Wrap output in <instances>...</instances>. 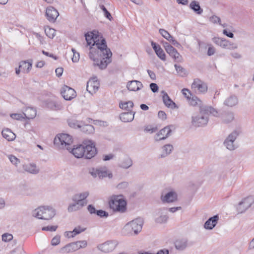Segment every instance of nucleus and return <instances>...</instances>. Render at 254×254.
Wrapping results in <instances>:
<instances>
[{"label": "nucleus", "mask_w": 254, "mask_h": 254, "mask_svg": "<svg viewBox=\"0 0 254 254\" xmlns=\"http://www.w3.org/2000/svg\"><path fill=\"white\" fill-rule=\"evenodd\" d=\"M127 87L130 91H136L140 90L143 87V85L139 81L132 80L127 82Z\"/></svg>", "instance_id": "b1692460"}, {"label": "nucleus", "mask_w": 254, "mask_h": 254, "mask_svg": "<svg viewBox=\"0 0 254 254\" xmlns=\"http://www.w3.org/2000/svg\"><path fill=\"white\" fill-rule=\"evenodd\" d=\"M159 33L164 38H165L168 41H169L170 40H172V38L173 37L166 30L163 29H160Z\"/></svg>", "instance_id": "37998d69"}, {"label": "nucleus", "mask_w": 254, "mask_h": 254, "mask_svg": "<svg viewBox=\"0 0 254 254\" xmlns=\"http://www.w3.org/2000/svg\"><path fill=\"white\" fill-rule=\"evenodd\" d=\"M210 21L213 23H218L221 24V19L220 17L216 16L213 15L210 17Z\"/></svg>", "instance_id": "4d7b16f0"}, {"label": "nucleus", "mask_w": 254, "mask_h": 254, "mask_svg": "<svg viewBox=\"0 0 254 254\" xmlns=\"http://www.w3.org/2000/svg\"><path fill=\"white\" fill-rule=\"evenodd\" d=\"M73 202L74 203L70 204L68 206L67 210L69 212L77 211L84 206H81V204L79 203L77 201Z\"/></svg>", "instance_id": "c9c22d12"}, {"label": "nucleus", "mask_w": 254, "mask_h": 254, "mask_svg": "<svg viewBox=\"0 0 254 254\" xmlns=\"http://www.w3.org/2000/svg\"><path fill=\"white\" fill-rule=\"evenodd\" d=\"M143 224V220L138 218L127 223L124 227V233L128 235H137L140 232Z\"/></svg>", "instance_id": "39448f33"}, {"label": "nucleus", "mask_w": 254, "mask_h": 254, "mask_svg": "<svg viewBox=\"0 0 254 254\" xmlns=\"http://www.w3.org/2000/svg\"><path fill=\"white\" fill-rule=\"evenodd\" d=\"M122 195H114L109 201V205L111 209L114 211L124 212L126 210L127 202Z\"/></svg>", "instance_id": "423d86ee"}, {"label": "nucleus", "mask_w": 254, "mask_h": 254, "mask_svg": "<svg viewBox=\"0 0 254 254\" xmlns=\"http://www.w3.org/2000/svg\"><path fill=\"white\" fill-rule=\"evenodd\" d=\"M225 40L222 39H220L219 38L214 37L213 38V41L215 44L220 45L221 46V44H223Z\"/></svg>", "instance_id": "69168bd1"}, {"label": "nucleus", "mask_w": 254, "mask_h": 254, "mask_svg": "<svg viewBox=\"0 0 254 254\" xmlns=\"http://www.w3.org/2000/svg\"><path fill=\"white\" fill-rule=\"evenodd\" d=\"M210 114L217 117L218 113L215 109L211 106L200 107L199 114L192 117V125L196 127L206 126L208 123Z\"/></svg>", "instance_id": "7ed1b4c3"}, {"label": "nucleus", "mask_w": 254, "mask_h": 254, "mask_svg": "<svg viewBox=\"0 0 254 254\" xmlns=\"http://www.w3.org/2000/svg\"><path fill=\"white\" fill-rule=\"evenodd\" d=\"M24 116L27 119H34L36 116V110L32 107H27L23 113Z\"/></svg>", "instance_id": "c756f323"}, {"label": "nucleus", "mask_w": 254, "mask_h": 254, "mask_svg": "<svg viewBox=\"0 0 254 254\" xmlns=\"http://www.w3.org/2000/svg\"><path fill=\"white\" fill-rule=\"evenodd\" d=\"M190 7L197 14H201L203 12L202 8L200 7L199 2L197 1H192L190 4Z\"/></svg>", "instance_id": "473e14b6"}, {"label": "nucleus", "mask_w": 254, "mask_h": 254, "mask_svg": "<svg viewBox=\"0 0 254 254\" xmlns=\"http://www.w3.org/2000/svg\"><path fill=\"white\" fill-rule=\"evenodd\" d=\"M219 220L218 215L209 218L204 223V228L207 230H212L214 228Z\"/></svg>", "instance_id": "5701e85b"}, {"label": "nucleus", "mask_w": 254, "mask_h": 254, "mask_svg": "<svg viewBox=\"0 0 254 254\" xmlns=\"http://www.w3.org/2000/svg\"><path fill=\"white\" fill-rule=\"evenodd\" d=\"M68 125L73 128H80L81 125L79 124V122L77 121L74 120H68Z\"/></svg>", "instance_id": "49530a36"}, {"label": "nucleus", "mask_w": 254, "mask_h": 254, "mask_svg": "<svg viewBox=\"0 0 254 254\" xmlns=\"http://www.w3.org/2000/svg\"><path fill=\"white\" fill-rule=\"evenodd\" d=\"M238 103V99L235 95H232L227 98L224 101V104L228 107H233Z\"/></svg>", "instance_id": "2f4dec72"}, {"label": "nucleus", "mask_w": 254, "mask_h": 254, "mask_svg": "<svg viewBox=\"0 0 254 254\" xmlns=\"http://www.w3.org/2000/svg\"><path fill=\"white\" fill-rule=\"evenodd\" d=\"M118 243L116 241H108L98 246V249L104 253H110L115 250Z\"/></svg>", "instance_id": "9b49d317"}, {"label": "nucleus", "mask_w": 254, "mask_h": 254, "mask_svg": "<svg viewBox=\"0 0 254 254\" xmlns=\"http://www.w3.org/2000/svg\"><path fill=\"white\" fill-rule=\"evenodd\" d=\"M96 214L100 217H105L107 218L108 216V213L105 211L102 210H97L96 212Z\"/></svg>", "instance_id": "13d9d810"}, {"label": "nucleus", "mask_w": 254, "mask_h": 254, "mask_svg": "<svg viewBox=\"0 0 254 254\" xmlns=\"http://www.w3.org/2000/svg\"><path fill=\"white\" fill-rule=\"evenodd\" d=\"M190 104L193 106H198L200 109V107H204L202 105V102L196 96H192L189 100Z\"/></svg>", "instance_id": "e433bc0d"}, {"label": "nucleus", "mask_w": 254, "mask_h": 254, "mask_svg": "<svg viewBox=\"0 0 254 254\" xmlns=\"http://www.w3.org/2000/svg\"><path fill=\"white\" fill-rule=\"evenodd\" d=\"M175 245L177 250H183L187 246V240L186 239H178L175 242Z\"/></svg>", "instance_id": "72a5a7b5"}, {"label": "nucleus", "mask_w": 254, "mask_h": 254, "mask_svg": "<svg viewBox=\"0 0 254 254\" xmlns=\"http://www.w3.org/2000/svg\"><path fill=\"white\" fill-rule=\"evenodd\" d=\"M1 134L3 137L8 141L14 140L16 137V135L8 128L3 129Z\"/></svg>", "instance_id": "cd10ccee"}, {"label": "nucleus", "mask_w": 254, "mask_h": 254, "mask_svg": "<svg viewBox=\"0 0 254 254\" xmlns=\"http://www.w3.org/2000/svg\"><path fill=\"white\" fill-rule=\"evenodd\" d=\"M76 158H79L83 156L86 159H91L97 153L95 145L91 140L84 141L82 144L68 150Z\"/></svg>", "instance_id": "f03ea898"}, {"label": "nucleus", "mask_w": 254, "mask_h": 254, "mask_svg": "<svg viewBox=\"0 0 254 254\" xmlns=\"http://www.w3.org/2000/svg\"><path fill=\"white\" fill-rule=\"evenodd\" d=\"M254 202V197L250 196L243 199L241 201L238 206L237 211L239 213H242L246 211L249 207H251L252 204Z\"/></svg>", "instance_id": "9d476101"}, {"label": "nucleus", "mask_w": 254, "mask_h": 254, "mask_svg": "<svg viewBox=\"0 0 254 254\" xmlns=\"http://www.w3.org/2000/svg\"><path fill=\"white\" fill-rule=\"evenodd\" d=\"M81 130L87 134H92L94 132V127L91 125H84L81 126Z\"/></svg>", "instance_id": "58836bf2"}, {"label": "nucleus", "mask_w": 254, "mask_h": 254, "mask_svg": "<svg viewBox=\"0 0 254 254\" xmlns=\"http://www.w3.org/2000/svg\"><path fill=\"white\" fill-rule=\"evenodd\" d=\"M174 149L173 146L171 144H167L161 148V154L159 156V158H163L170 154Z\"/></svg>", "instance_id": "a878e982"}, {"label": "nucleus", "mask_w": 254, "mask_h": 254, "mask_svg": "<svg viewBox=\"0 0 254 254\" xmlns=\"http://www.w3.org/2000/svg\"><path fill=\"white\" fill-rule=\"evenodd\" d=\"M32 67V63L22 61L19 63V68H21L22 72L28 73L30 71Z\"/></svg>", "instance_id": "f704fd0d"}, {"label": "nucleus", "mask_w": 254, "mask_h": 254, "mask_svg": "<svg viewBox=\"0 0 254 254\" xmlns=\"http://www.w3.org/2000/svg\"><path fill=\"white\" fill-rule=\"evenodd\" d=\"M175 69L177 73L181 76H185L186 75V70L182 66L175 64Z\"/></svg>", "instance_id": "c03bdc74"}, {"label": "nucleus", "mask_w": 254, "mask_h": 254, "mask_svg": "<svg viewBox=\"0 0 254 254\" xmlns=\"http://www.w3.org/2000/svg\"><path fill=\"white\" fill-rule=\"evenodd\" d=\"M89 192L85 191L73 195L72 197L73 201H77L81 204V206H85L87 204V200L86 198L89 196Z\"/></svg>", "instance_id": "4468645a"}, {"label": "nucleus", "mask_w": 254, "mask_h": 254, "mask_svg": "<svg viewBox=\"0 0 254 254\" xmlns=\"http://www.w3.org/2000/svg\"><path fill=\"white\" fill-rule=\"evenodd\" d=\"M99 86V83L96 77L90 79L87 83L86 90L91 93L93 94L97 91Z\"/></svg>", "instance_id": "f3484780"}, {"label": "nucleus", "mask_w": 254, "mask_h": 254, "mask_svg": "<svg viewBox=\"0 0 254 254\" xmlns=\"http://www.w3.org/2000/svg\"><path fill=\"white\" fill-rule=\"evenodd\" d=\"M182 91L183 94L188 100L191 98V94L190 93L189 90L184 88L182 90Z\"/></svg>", "instance_id": "052dcab7"}, {"label": "nucleus", "mask_w": 254, "mask_h": 254, "mask_svg": "<svg viewBox=\"0 0 254 254\" xmlns=\"http://www.w3.org/2000/svg\"><path fill=\"white\" fill-rule=\"evenodd\" d=\"M99 6L100 8L103 11L105 16L109 20H111V19H112V15L110 14V13L107 10L106 8L104 6V5L100 4Z\"/></svg>", "instance_id": "8fccbe9b"}, {"label": "nucleus", "mask_w": 254, "mask_h": 254, "mask_svg": "<svg viewBox=\"0 0 254 254\" xmlns=\"http://www.w3.org/2000/svg\"><path fill=\"white\" fill-rule=\"evenodd\" d=\"M90 173L93 177H98L100 179H103L107 177H108L109 178L113 177L112 172L105 167H99L96 169L93 168Z\"/></svg>", "instance_id": "1a4fd4ad"}, {"label": "nucleus", "mask_w": 254, "mask_h": 254, "mask_svg": "<svg viewBox=\"0 0 254 254\" xmlns=\"http://www.w3.org/2000/svg\"><path fill=\"white\" fill-rule=\"evenodd\" d=\"M234 119V116L233 113H225L222 116L223 122L226 124L231 122Z\"/></svg>", "instance_id": "4c0bfd02"}, {"label": "nucleus", "mask_w": 254, "mask_h": 254, "mask_svg": "<svg viewBox=\"0 0 254 254\" xmlns=\"http://www.w3.org/2000/svg\"><path fill=\"white\" fill-rule=\"evenodd\" d=\"M61 93L65 100H71L75 98L76 95L75 90L66 85L62 88Z\"/></svg>", "instance_id": "2eb2a0df"}, {"label": "nucleus", "mask_w": 254, "mask_h": 254, "mask_svg": "<svg viewBox=\"0 0 254 254\" xmlns=\"http://www.w3.org/2000/svg\"><path fill=\"white\" fill-rule=\"evenodd\" d=\"M162 93L163 94L162 99L164 104L169 108L171 109L175 108L176 105L175 103L170 99L167 93L162 91Z\"/></svg>", "instance_id": "bb28decb"}, {"label": "nucleus", "mask_w": 254, "mask_h": 254, "mask_svg": "<svg viewBox=\"0 0 254 254\" xmlns=\"http://www.w3.org/2000/svg\"><path fill=\"white\" fill-rule=\"evenodd\" d=\"M87 210L91 214H96V212L97 211L95 207L92 204H90L87 206Z\"/></svg>", "instance_id": "0e129e2a"}, {"label": "nucleus", "mask_w": 254, "mask_h": 254, "mask_svg": "<svg viewBox=\"0 0 254 254\" xmlns=\"http://www.w3.org/2000/svg\"><path fill=\"white\" fill-rule=\"evenodd\" d=\"M54 143L57 146L62 148H65L67 150H70V146L72 143V138L71 136L68 134L62 133L55 137Z\"/></svg>", "instance_id": "0eeeda50"}, {"label": "nucleus", "mask_w": 254, "mask_h": 254, "mask_svg": "<svg viewBox=\"0 0 254 254\" xmlns=\"http://www.w3.org/2000/svg\"><path fill=\"white\" fill-rule=\"evenodd\" d=\"M45 32L48 37L50 38H53L55 36L56 30L54 29L47 27L45 28Z\"/></svg>", "instance_id": "a18cd8bd"}, {"label": "nucleus", "mask_w": 254, "mask_h": 254, "mask_svg": "<svg viewBox=\"0 0 254 254\" xmlns=\"http://www.w3.org/2000/svg\"><path fill=\"white\" fill-rule=\"evenodd\" d=\"M49 107L54 110H61L62 108L61 105L56 102H52L49 104Z\"/></svg>", "instance_id": "09e8293b"}, {"label": "nucleus", "mask_w": 254, "mask_h": 254, "mask_svg": "<svg viewBox=\"0 0 254 254\" xmlns=\"http://www.w3.org/2000/svg\"><path fill=\"white\" fill-rule=\"evenodd\" d=\"M46 15L49 21L54 22L59 15V13L55 8L52 6H49L47 8Z\"/></svg>", "instance_id": "6ab92c4d"}, {"label": "nucleus", "mask_w": 254, "mask_h": 254, "mask_svg": "<svg viewBox=\"0 0 254 254\" xmlns=\"http://www.w3.org/2000/svg\"><path fill=\"white\" fill-rule=\"evenodd\" d=\"M128 186V183L127 182H123L119 183L117 186V188L119 190H124L127 188Z\"/></svg>", "instance_id": "5fc2aeb1"}, {"label": "nucleus", "mask_w": 254, "mask_h": 254, "mask_svg": "<svg viewBox=\"0 0 254 254\" xmlns=\"http://www.w3.org/2000/svg\"><path fill=\"white\" fill-rule=\"evenodd\" d=\"M75 243L77 244V247H79V249L82 248H85L87 245V243L86 241H77Z\"/></svg>", "instance_id": "680f3d73"}, {"label": "nucleus", "mask_w": 254, "mask_h": 254, "mask_svg": "<svg viewBox=\"0 0 254 254\" xmlns=\"http://www.w3.org/2000/svg\"><path fill=\"white\" fill-rule=\"evenodd\" d=\"M191 88L194 90H198L201 93L206 92L208 89L207 84L198 78L194 79L191 84Z\"/></svg>", "instance_id": "f8f14e48"}, {"label": "nucleus", "mask_w": 254, "mask_h": 254, "mask_svg": "<svg viewBox=\"0 0 254 254\" xmlns=\"http://www.w3.org/2000/svg\"><path fill=\"white\" fill-rule=\"evenodd\" d=\"M171 132L172 130L170 127L167 126L159 131V132L155 135V139L156 141L164 140L170 135Z\"/></svg>", "instance_id": "a211bd4d"}, {"label": "nucleus", "mask_w": 254, "mask_h": 254, "mask_svg": "<svg viewBox=\"0 0 254 254\" xmlns=\"http://www.w3.org/2000/svg\"><path fill=\"white\" fill-rule=\"evenodd\" d=\"M158 116L159 118L161 119L162 120H164L166 119V114L164 111H160L158 112Z\"/></svg>", "instance_id": "774afa93"}, {"label": "nucleus", "mask_w": 254, "mask_h": 254, "mask_svg": "<svg viewBox=\"0 0 254 254\" xmlns=\"http://www.w3.org/2000/svg\"><path fill=\"white\" fill-rule=\"evenodd\" d=\"M56 215V210L50 206H41L32 211V216L39 219L49 220Z\"/></svg>", "instance_id": "20e7f679"}, {"label": "nucleus", "mask_w": 254, "mask_h": 254, "mask_svg": "<svg viewBox=\"0 0 254 254\" xmlns=\"http://www.w3.org/2000/svg\"><path fill=\"white\" fill-rule=\"evenodd\" d=\"M166 52L174 60L175 62H182L183 61L182 56L173 46L167 48Z\"/></svg>", "instance_id": "aec40b11"}, {"label": "nucleus", "mask_w": 254, "mask_h": 254, "mask_svg": "<svg viewBox=\"0 0 254 254\" xmlns=\"http://www.w3.org/2000/svg\"><path fill=\"white\" fill-rule=\"evenodd\" d=\"M221 47L223 48H226L229 50L236 49L238 48V46L236 44L231 43L230 42L226 40H224L222 45L221 44Z\"/></svg>", "instance_id": "ea45409f"}, {"label": "nucleus", "mask_w": 254, "mask_h": 254, "mask_svg": "<svg viewBox=\"0 0 254 254\" xmlns=\"http://www.w3.org/2000/svg\"><path fill=\"white\" fill-rule=\"evenodd\" d=\"M2 241L4 242L10 241L13 239V236L9 233H4L1 236Z\"/></svg>", "instance_id": "de8ad7c7"}, {"label": "nucleus", "mask_w": 254, "mask_h": 254, "mask_svg": "<svg viewBox=\"0 0 254 254\" xmlns=\"http://www.w3.org/2000/svg\"><path fill=\"white\" fill-rule=\"evenodd\" d=\"M60 243V236H56L54 237L51 241V244L53 246H57Z\"/></svg>", "instance_id": "bf43d9fd"}, {"label": "nucleus", "mask_w": 254, "mask_h": 254, "mask_svg": "<svg viewBox=\"0 0 254 254\" xmlns=\"http://www.w3.org/2000/svg\"><path fill=\"white\" fill-rule=\"evenodd\" d=\"M119 106L121 109L130 110L133 107V103L132 101L120 103Z\"/></svg>", "instance_id": "79ce46f5"}, {"label": "nucleus", "mask_w": 254, "mask_h": 254, "mask_svg": "<svg viewBox=\"0 0 254 254\" xmlns=\"http://www.w3.org/2000/svg\"><path fill=\"white\" fill-rule=\"evenodd\" d=\"M8 158L11 163L15 166H17L20 163V160L14 155H9Z\"/></svg>", "instance_id": "3c124183"}, {"label": "nucleus", "mask_w": 254, "mask_h": 254, "mask_svg": "<svg viewBox=\"0 0 254 254\" xmlns=\"http://www.w3.org/2000/svg\"><path fill=\"white\" fill-rule=\"evenodd\" d=\"M72 51L73 53V57L72 58V61L74 63L77 62L79 60V54L76 52L74 49H72Z\"/></svg>", "instance_id": "603ef678"}, {"label": "nucleus", "mask_w": 254, "mask_h": 254, "mask_svg": "<svg viewBox=\"0 0 254 254\" xmlns=\"http://www.w3.org/2000/svg\"><path fill=\"white\" fill-rule=\"evenodd\" d=\"M87 46H90L88 56L93 62V65L100 69H105L112 62V53L107 47L105 39L99 34L97 31L88 32L85 34Z\"/></svg>", "instance_id": "f257e3e1"}, {"label": "nucleus", "mask_w": 254, "mask_h": 254, "mask_svg": "<svg viewBox=\"0 0 254 254\" xmlns=\"http://www.w3.org/2000/svg\"><path fill=\"white\" fill-rule=\"evenodd\" d=\"M22 168L24 171L34 175L39 172V168L34 163L24 164L22 165Z\"/></svg>", "instance_id": "4be33fe9"}, {"label": "nucleus", "mask_w": 254, "mask_h": 254, "mask_svg": "<svg viewBox=\"0 0 254 254\" xmlns=\"http://www.w3.org/2000/svg\"><path fill=\"white\" fill-rule=\"evenodd\" d=\"M151 46L157 56L161 60L165 61L166 60V55L160 46L153 41L151 42Z\"/></svg>", "instance_id": "393cba45"}, {"label": "nucleus", "mask_w": 254, "mask_h": 254, "mask_svg": "<svg viewBox=\"0 0 254 254\" xmlns=\"http://www.w3.org/2000/svg\"><path fill=\"white\" fill-rule=\"evenodd\" d=\"M157 212L158 216L155 218V222L159 224L166 223L169 219L167 209L165 208H160L157 210Z\"/></svg>", "instance_id": "dca6fc26"}, {"label": "nucleus", "mask_w": 254, "mask_h": 254, "mask_svg": "<svg viewBox=\"0 0 254 254\" xmlns=\"http://www.w3.org/2000/svg\"><path fill=\"white\" fill-rule=\"evenodd\" d=\"M85 230V228H82L80 226H78L73 229V230L72 231V233H73L74 236H75V235L80 234Z\"/></svg>", "instance_id": "864d4df0"}, {"label": "nucleus", "mask_w": 254, "mask_h": 254, "mask_svg": "<svg viewBox=\"0 0 254 254\" xmlns=\"http://www.w3.org/2000/svg\"><path fill=\"white\" fill-rule=\"evenodd\" d=\"M150 88L151 91L154 93L157 92L158 90V85L154 83H151L150 84Z\"/></svg>", "instance_id": "338daca9"}, {"label": "nucleus", "mask_w": 254, "mask_h": 254, "mask_svg": "<svg viewBox=\"0 0 254 254\" xmlns=\"http://www.w3.org/2000/svg\"><path fill=\"white\" fill-rule=\"evenodd\" d=\"M160 199L163 203L173 202L177 199V194L174 191H170L167 192L163 191Z\"/></svg>", "instance_id": "ddd939ff"}, {"label": "nucleus", "mask_w": 254, "mask_h": 254, "mask_svg": "<svg viewBox=\"0 0 254 254\" xmlns=\"http://www.w3.org/2000/svg\"><path fill=\"white\" fill-rule=\"evenodd\" d=\"M10 117L13 119L17 120H21L23 119H24V117L23 114H11L10 115Z\"/></svg>", "instance_id": "6e6d98bb"}, {"label": "nucleus", "mask_w": 254, "mask_h": 254, "mask_svg": "<svg viewBox=\"0 0 254 254\" xmlns=\"http://www.w3.org/2000/svg\"><path fill=\"white\" fill-rule=\"evenodd\" d=\"M17 192L21 195H27L29 193V190L26 185H20L17 188Z\"/></svg>", "instance_id": "a19ab883"}, {"label": "nucleus", "mask_w": 254, "mask_h": 254, "mask_svg": "<svg viewBox=\"0 0 254 254\" xmlns=\"http://www.w3.org/2000/svg\"><path fill=\"white\" fill-rule=\"evenodd\" d=\"M132 165V161L128 156L124 157L120 162L118 166L123 169H127Z\"/></svg>", "instance_id": "c85d7f7f"}, {"label": "nucleus", "mask_w": 254, "mask_h": 254, "mask_svg": "<svg viewBox=\"0 0 254 254\" xmlns=\"http://www.w3.org/2000/svg\"><path fill=\"white\" fill-rule=\"evenodd\" d=\"M78 250H79V247H77L76 243H75V242H73L68 244L65 246L61 248L59 250V253L60 254H64L72 253Z\"/></svg>", "instance_id": "412c9836"}, {"label": "nucleus", "mask_w": 254, "mask_h": 254, "mask_svg": "<svg viewBox=\"0 0 254 254\" xmlns=\"http://www.w3.org/2000/svg\"><path fill=\"white\" fill-rule=\"evenodd\" d=\"M134 114L131 112H127L122 113L120 118L122 122L127 123L131 122L134 119Z\"/></svg>", "instance_id": "7c9ffc66"}, {"label": "nucleus", "mask_w": 254, "mask_h": 254, "mask_svg": "<svg viewBox=\"0 0 254 254\" xmlns=\"http://www.w3.org/2000/svg\"><path fill=\"white\" fill-rule=\"evenodd\" d=\"M58 228L57 226H47L44 227L42 228L43 231H55Z\"/></svg>", "instance_id": "e2e57ef3"}, {"label": "nucleus", "mask_w": 254, "mask_h": 254, "mask_svg": "<svg viewBox=\"0 0 254 254\" xmlns=\"http://www.w3.org/2000/svg\"><path fill=\"white\" fill-rule=\"evenodd\" d=\"M240 131L234 130L227 137L224 141V146L230 151H233L238 148L235 140L240 134Z\"/></svg>", "instance_id": "6e6552de"}]
</instances>
